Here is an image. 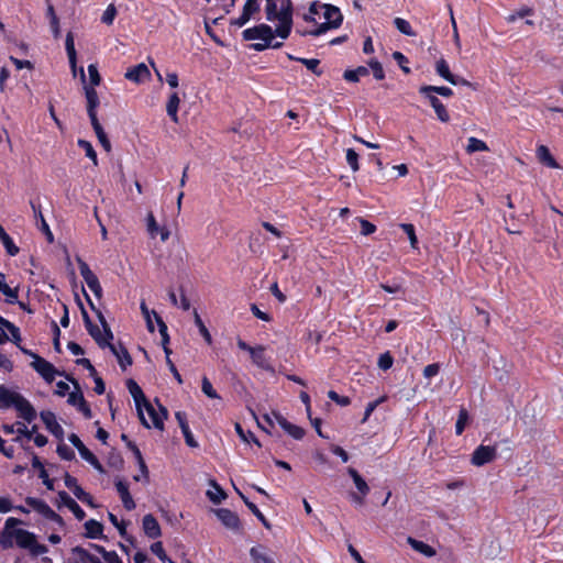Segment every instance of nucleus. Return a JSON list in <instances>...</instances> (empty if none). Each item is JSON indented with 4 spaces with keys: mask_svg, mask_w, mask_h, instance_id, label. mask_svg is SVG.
Returning <instances> with one entry per match:
<instances>
[{
    "mask_svg": "<svg viewBox=\"0 0 563 563\" xmlns=\"http://www.w3.org/2000/svg\"><path fill=\"white\" fill-rule=\"evenodd\" d=\"M265 19L273 24L275 33L286 40L292 29L291 0H263Z\"/></svg>",
    "mask_w": 563,
    "mask_h": 563,
    "instance_id": "obj_3",
    "label": "nucleus"
},
{
    "mask_svg": "<svg viewBox=\"0 0 563 563\" xmlns=\"http://www.w3.org/2000/svg\"><path fill=\"white\" fill-rule=\"evenodd\" d=\"M151 551L162 561V562H168L174 563L165 553V550L163 548V543L161 541L154 542L151 545Z\"/></svg>",
    "mask_w": 563,
    "mask_h": 563,
    "instance_id": "obj_55",
    "label": "nucleus"
},
{
    "mask_svg": "<svg viewBox=\"0 0 563 563\" xmlns=\"http://www.w3.org/2000/svg\"><path fill=\"white\" fill-rule=\"evenodd\" d=\"M250 357H251L253 364L256 365L257 367H260L264 371H269V372L274 371V368L271 364V361H269L268 356L266 355L265 346H263V345L254 346V349H252V351L250 353Z\"/></svg>",
    "mask_w": 563,
    "mask_h": 563,
    "instance_id": "obj_14",
    "label": "nucleus"
},
{
    "mask_svg": "<svg viewBox=\"0 0 563 563\" xmlns=\"http://www.w3.org/2000/svg\"><path fill=\"white\" fill-rule=\"evenodd\" d=\"M435 71L439 76H441L443 79L449 81L452 85L460 84L459 77L454 76L449 67V64L444 58H440L435 62Z\"/></svg>",
    "mask_w": 563,
    "mask_h": 563,
    "instance_id": "obj_26",
    "label": "nucleus"
},
{
    "mask_svg": "<svg viewBox=\"0 0 563 563\" xmlns=\"http://www.w3.org/2000/svg\"><path fill=\"white\" fill-rule=\"evenodd\" d=\"M142 527L144 533L151 539H157L162 534L157 519L151 514L143 517Z\"/></svg>",
    "mask_w": 563,
    "mask_h": 563,
    "instance_id": "obj_18",
    "label": "nucleus"
},
{
    "mask_svg": "<svg viewBox=\"0 0 563 563\" xmlns=\"http://www.w3.org/2000/svg\"><path fill=\"white\" fill-rule=\"evenodd\" d=\"M115 487L122 500V504L126 510H133L135 508V503L129 492V486L125 482L121 479L115 481Z\"/></svg>",
    "mask_w": 563,
    "mask_h": 563,
    "instance_id": "obj_23",
    "label": "nucleus"
},
{
    "mask_svg": "<svg viewBox=\"0 0 563 563\" xmlns=\"http://www.w3.org/2000/svg\"><path fill=\"white\" fill-rule=\"evenodd\" d=\"M486 151H488V146L484 141H482L477 137H474V136L468 137L467 146H466L467 153L471 154V153H475V152H486Z\"/></svg>",
    "mask_w": 563,
    "mask_h": 563,
    "instance_id": "obj_45",
    "label": "nucleus"
},
{
    "mask_svg": "<svg viewBox=\"0 0 563 563\" xmlns=\"http://www.w3.org/2000/svg\"><path fill=\"white\" fill-rule=\"evenodd\" d=\"M77 263L79 266L80 275L85 280L86 285L98 298H100L102 295V287L99 283L98 277L89 268L88 264L84 262L80 257L77 258Z\"/></svg>",
    "mask_w": 563,
    "mask_h": 563,
    "instance_id": "obj_10",
    "label": "nucleus"
},
{
    "mask_svg": "<svg viewBox=\"0 0 563 563\" xmlns=\"http://www.w3.org/2000/svg\"><path fill=\"white\" fill-rule=\"evenodd\" d=\"M151 76L148 67L144 63H140L125 73V78L132 82L141 84L147 80Z\"/></svg>",
    "mask_w": 563,
    "mask_h": 563,
    "instance_id": "obj_16",
    "label": "nucleus"
},
{
    "mask_svg": "<svg viewBox=\"0 0 563 563\" xmlns=\"http://www.w3.org/2000/svg\"><path fill=\"white\" fill-rule=\"evenodd\" d=\"M157 327H158V332L162 336V346H163V350L166 354V356H169L172 351L168 347V344H169V335H168V332H167V325L166 323L163 321L162 318H157Z\"/></svg>",
    "mask_w": 563,
    "mask_h": 563,
    "instance_id": "obj_41",
    "label": "nucleus"
},
{
    "mask_svg": "<svg viewBox=\"0 0 563 563\" xmlns=\"http://www.w3.org/2000/svg\"><path fill=\"white\" fill-rule=\"evenodd\" d=\"M22 523L20 519L9 517L0 532V545L3 549L18 547L29 551L32 556L46 554L47 547L38 542L35 533L22 528Z\"/></svg>",
    "mask_w": 563,
    "mask_h": 563,
    "instance_id": "obj_1",
    "label": "nucleus"
},
{
    "mask_svg": "<svg viewBox=\"0 0 563 563\" xmlns=\"http://www.w3.org/2000/svg\"><path fill=\"white\" fill-rule=\"evenodd\" d=\"M82 454H80V457L82 460H85L86 462H88L96 471H98L99 473L103 474L104 473V468L103 466L100 464V462L98 461V459L95 456V454L89 450H82Z\"/></svg>",
    "mask_w": 563,
    "mask_h": 563,
    "instance_id": "obj_46",
    "label": "nucleus"
},
{
    "mask_svg": "<svg viewBox=\"0 0 563 563\" xmlns=\"http://www.w3.org/2000/svg\"><path fill=\"white\" fill-rule=\"evenodd\" d=\"M82 317L85 321V325L89 334L92 336V339L96 341V343L101 347L104 349L113 339V334L110 330V327L108 325L104 316L101 313V311H97V317L100 322V325L93 324L86 311H82Z\"/></svg>",
    "mask_w": 563,
    "mask_h": 563,
    "instance_id": "obj_6",
    "label": "nucleus"
},
{
    "mask_svg": "<svg viewBox=\"0 0 563 563\" xmlns=\"http://www.w3.org/2000/svg\"><path fill=\"white\" fill-rule=\"evenodd\" d=\"M400 228L405 231V233L408 235V239L410 241V245L413 250L418 249V239L415 232V227L410 223H402L400 224Z\"/></svg>",
    "mask_w": 563,
    "mask_h": 563,
    "instance_id": "obj_51",
    "label": "nucleus"
},
{
    "mask_svg": "<svg viewBox=\"0 0 563 563\" xmlns=\"http://www.w3.org/2000/svg\"><path fill=\"white\" fill-rule=\"evenodd\" d=\"M214 512H216L218 519L228 529L239 530L240 520H239V517L236 516V514H234L233 511L225 509V508L217 509Z\"/></svg>",
    "mask_w": 563,
    "mask_h": 563,
    "instance_id": "obj_17",
    "label": "nucleus"
},
{
    "mask_svg": "<svg viewBox=\"0 0 563 563\" xmlns=\"http://www.w3.org/2000/svg\"><path fill=\"white\" fill-rule=\"evenodd\" d=\"M67 401L71 406L76 407L86 418L91 417V410L87 405L81 391L75 390L69 393Z\"/></svg>",
    "mask_w": 563,
    "mask_h": 563,
    "instance_id": "obj_19",
    "label": "nucleus"
},
{
    "mask_svg": "<svg viewBox=\"0 0 563 563\" xmlns=\"http://www.w3.org/2000/svg\"><path fill=\"white\" fill-rule=\"evenodd\" d=\"M377 364L380 369L387 371L393 366L394 358L389 352H385L378 357Z\"/></svg>",
    "mask_w": 563,
    "mask_h": 563,
    "instance_id": "obj_60",
    "label": "nucleus"
},
{
    "mask_svg": "<svg viewBox=\"0 0 563 563\" xmlns=\"http://www.w3.org/2000/svg\"><path fill=\"white\" fill-rule=\"evenodd\" d=\"M467 421H468V413H467V411L465 409H461L460 413H459V418H457L456 424H455V432H456L457 435L463 433Z\"/></svg>",
    "mask_w": 563,
    "mask_h": 563,
    "instance_id": "obj_59",
    "label": "nucleus"
},
{
    "mask_svg": "<svg viewBox=\"0 0 563 563\" xmlns=\"http://www.w3.org/2000/svg\"><path fill=\"white\" fill-rule=\"evenodd\" d=\"M54 531L49 534H47V540L52 544H59L62 542V534L60 532H64L65 525L63 528H60L58 525H55Z\"/></svg>",
    "mask_w": 563,
    "mask_h": 563,
    "instance_id": "obj_63",
    "label": "nucleus"
},
{
    "mask_svg": "<svg viewBox=\"0 0 563 563\" xmlns=\"http://www.w3.org/2000/svg\"><path fill=\"white\" fill-rule=\"evenodd\" d=\"M146 231L151 239L159 236L162 242H166L170 236V231L165 225H159L152 212H148L146 218Z\"/></svg>",
    "mask_w": 563,
    "mask_h": 563,
    "instance_id": "obj_13",
    "label": "nucleus"
},
{
    "mask_svg": "<svg viewBox=\"0 0 563 563\" xmlns=\"http://www.w3.org/2000/svg\"><path fill=\"white\" fill-rule=\"evenodd\" d=\"M85 530L88 538L98 539L102 536L103 527L99 521L90 519L85 523Z\"/></svg>",
    "mask_w": 563,
    "mask_h": 563,
    "instance_id": "obj_37",
    "label": "nucleus"
},
{
    "mask_svg": "<svg viewBox=\"0 0 563 563\" xmlns=\"http://www.w3.org/2000/svg\"><path fill=\"white\" fill-rule=\"evenodd\" d=\"M87 70H88V76H89V85L88 86L96 88L97 86L100 85V81H101V77L99 75L97 65L90 64L88 66Z\"/></svg>",
    "mask_w": 563,
    "mask_h": 563,
    "instance_id": "obj_52",
    "label": "nucleus"
},
{
    "mask_svg": "<svg viewBox=\"0 0 563 563\" xmlns=\"http://www.w3.org/2000/svg\"><path fill=\"white\" fill-rule=\"evenodd\" d=\"M407 542L410 544V547L416 550L417 552L423 554L424 556L427 558H432L435 555V550L430 547L429 544L422 542V541H419V540H416L411 537H409L407 539Z\"/></svg>",
    "mask_w": 563,
    "mask_h": 563,
    "instance_id": "obj_34",
    "label": "nucleus"
},
{
    "mask_svg": "<svg viewBox=\"0 0 563 563\" xmlns=\"http://www.w3.org/2000/svg\"><path fill=\"white\" fill-rule=\"evenodd\" d=\"M419 91L420 93H438L443 97H451L453 95V90L445 86H422Z\"/></svg>",
    "mask_w": 563,
    "mask_h": 563,
    "instance_id": "obj_43",
    "label": "nucleus"
},
{
    "mask_svg": "<svg viewBox=\"0 0 563 563\" xmlns=\"http://www.w3.org/2000/svg\"><path fill=\"white\" fill-rule=\"evenodd\" d=\"M84 90L87 100V112L90 121H96L97 109L99 107V97L93 87H89L87 84L84 85Z\"/></svg>",
    "mask_w": 563,
    "mask_h": 563,
    "instance_id": "obj_15",
    "label": "nucleus"
},
{
    "mask_svg": "<svg viewBox=\"0 0 563 563\" xmlns=\"http://www.w3.org/2000/svg\"><path fill=\"white\" fill-rule=\"evenodd\" d=\"M65 46H66L68 59H74V57H77L76 49H75V43H74V36L71 33L67 34Z\"/></svg>",
    "mask_w": 563,
    "mask_h": 563,
    "instance_id": "obj_64",
    "label": "nucleus"
},
{
    "mask_svg": "<svg viewBox=\"0 0 563 563\" xmlns=\"http://www.w3.org/2000/svg\"><path fill=\"white\" fill-rule=\"evenodd\" d=\"M90 122H91V125L93 128V131H95L100 144L103 146V148L106 151L109 152L111 148V144H110V141L108 140L107 134L103 131L98 118L96 119V121H90Z\"/></svg>",
    "mask_w": 563,
    "mask_h": 563,
    "instance_id": "obj_40",
    "label": "nucleus"
},
{
    "mask_svg": "<svg viewBox=\"0 0 563 563\" xmlns=\"http://www.w3.org/2000/svg\"><path fill=\"white\" fill-rule=\"evenodd\" d=\"M78 146L85 151L86 156L89 157L95 165L98 164L97 153L90 142L86 140H78Z\"/></svg>",
    "mask_w": 563,
    "mask_h": 563,
    "instance_id": "obj_49",
    "label": "nucleus"
},
{
    "mask_svg": "<svg viewBox=\"0 0 563 563\" xmlns=\"http://www.w3.org/2000/svg\"><path fill=\"white\" fill-rule=\"evenodd\" d=\"M22 352L27 354V355H31L33 357V361L31 363V366L48 383H52L56 375H57V371L56 368L54 367V365L52 363H49L48 361H46L45 358L38 356V355H35L33 354L32 352L21 347Z\"/></svg>",
    "mask_w": 563,
    "mask_h": 563,
    "instance_id": "obj_8",
    "label": "nucleus"
},
{
    "mask_svg": "<svg viewBox=\"0 0 563 563\" xmlns=\"http://www.w3.org/2000/svg\"><path fill=\"white\" fill-rule=\"evenodd\" d=\"M141 312L144 317V320L146 322V328L150 332L155 331L154 321L157 323V318H161L155 310L148 309L146 303L144 301L140 305Z\"/></svg>",
    "mask_w": 563,
    "mask_h": 563,
    "instance_id": "obj_33",
    "label": "nucleus"
},
{
    "mask_svg": "<svg viewBox=\"0 0 563 563\" xmlns=\"http://www.w3.org/2000/svg\"><path fill=\"white\" fill-rule=\"evenodd\" d=\"M21 395L4 386H0V407L9 408L14 407L16 400Z\"/></svg>",
    "mask_w": 563,
    "mask_h": 563,
    "instance_id": "obj_28",
    "label": "nucleus"
},
{
    "mask_svg": "<svg viewBox=\"0 0 563 563\" xmlns=\"http://www.w3.org/2000/svg\"><path fill=\"white\" fill-rule=\"evenodd\" d=\"M0 292L4 296V301L7 303L18 302V288L10 287L5 283L4 275L2 273H0Z\"/></svg>",
    "mask_w": 563,
    "mask_h": 563,
    "instance_id": "obj_31",
    "label": "nucleus"
},
{
    "mask_svg": "<svg viewBox=\"0 0 563 563\" xmlns=\"http://www.w3.org/2000/svg\"><path fill=\"white\" fill-rule=\"evenodd\" d=\"M347 473L352 477L358 493L362 496H366L369 493V487H368L367 483L365 482V479L357 473L356 470H354L352 467H350L347 470Z\"/></svg>",
    "mask_w": 563,
    "mask_h": 563,
    "instance_id": "obj_36",
    "label": "nucleus"
},
{
    "mask_svg": "<svg viewBox=\"0 0 563 563\" xmlns=\"http://www.w3.org/2000/svg\"><path fill=\"white\" fill-rule=\"evenodd\" d=\"M430 102L431 107L434 109V112L438 119L441 122H448L450 120V115L444 107V104L432 93H422Z\"/></svg>",
    "mask_w": 563,
    "mask_h": 563,
    "instance_id": "obj_25",
    "label": "nucleus"
},
{
    "mask_svg": "<svg viewBox=\"0 0 563 563\" xmlns=\"http://www.w3.org/2000/svg\"><path fill=\"white\" fill-rule=\"evenodd\" d=\"M14 408L19 412V416L25 421V422H32L35 417L36 412L31 406V404L23 398L22 396L16 400Z\"/></svg>",
    "mask_w": 563,
    "mask_h": 563,
    "instance_id": "obj_21",
    "label": "nucleus"
},
{
    "mask_svg": "<svg viewBox=\"0 0 563 563\" xmlns=\"http://www.w3.org/2000/svg\"><path fill=\"white\" fill-rule=\"evenodd\" d=\"M0 240L5 247L9 255L14 256L19 253L18 246L14 244L13 240L9 236L5 230L0 225Z\"/></svg>",
    "mask_w": 563,
    "mask_h": 563,
    "instance_id": "obj_42",
    "label": "nucleus"
},
{
    "mask_svg": "<svg viewBox=\"0 0 563 563\" xmlns=\"http://www.w3.org/2000/svg\"><path fill=\"white\" fill-rule=\"evenodd\" d=\"M532 14H533V9L532 8L522 7L519 10L515 11L514 13L509 14L506 20L509 23H514L518 19L525 18V16H529V15H532Z\"/></svg>",
    "mask_w": 563,
    "mask_h": 563,
    "instance_id": "obj_50",
    "label": "nucleus"
},
{
    "mask_svg": "<svg viewBox=\"0 0 563 563\" xmlns=\"http://www.w3.org/2000/svg\"><path fill=\"white\" fill-rule=\"evenodd\" d=\"M209 485L210 488L206 493L209 500L216 505L222 503L227 498V494L224 493V490L213 479L209 482Z\"/></svg>",
    "mask_w": 563,
    "mask_h": 563,
    "instance_id": "obj_30",
    "label": "nucleus"
},
{
    "mask_svg": "<svg viewBox=\"0 0 563 563\" xmlns=\"http://www.w3.org/2000/svg\"><path fill=\"white\" fill-rule=\"evenodd\" d=\"M34 429L35 428L29 429L25 422H16L15 433L18 434V437L15 438V441H20V435H23L26 439L31 440Z\"/></svg>",
    "mask_w": 563,
    "mask_h": 563,
    "instance_id": "obj_53",
    "label": "nucleus"
},
{
    "mask_svg": "<svg viewBox=\"0 0 563 563\" xmlns=\"http://www.w3.org/2000/svg\"><path fill=\"white\" fill-rule=\"evenodd\" d=\"M276 419L278 424L294 439L300 440L305 435V431L302 428L290 423L284 417L276 415Z\"/></svg>",
    "mask_w": 563,
    "mask_h": 563,
    "instance_id": "obj_27",
    "label": "nucleus"
},
{
    "mask_svg": "<svg viewBox=\"0 0 563 563\" xmlns=\"http://www.w3.org/2000/svg\"><path fill=\"white\" fill-rule=\"evenodd\" d=\"M99 551L107 563H123L115 551H107L103 548H99Z\"/></svg>",
    "mask_w": 563,
    "mask_h": 563,
    "instance_id": "obj_61",
    "label": "nucleus"
},
{
    "mask_svg": "<svg viewBox=\"0 0 563 563\" xmlns=\"http://www.w3.org/2000/svg\"><path fill=\"white\" fill-rule=\"evenodd\" d=\"M394 24L400 33L407 36H416V32L412 30L410 23L407 20L402 18H396L394 20Z\"/></svg>",
    "mask_w": 563,
    "mask_h": 563,
    "instance_id": "obj_47",
    "label": "nucleus"
},
{
    "mask_svg": "<svg viewBox=\"0 0 563 563\" xmlns=\"http://www.w3.org/2000/svg\"><path fill=\"white\" fill-rule=\"evenodd\" d=\"M59 497L64 505L74 514V516L78 520H82L86 516L85 511L80 508V506L67 495V493H60Z\"/></svg>",
    "mask_w": 563,
    "mask_h": 563,
    "instance_id": "obj_32",
    "label": "nucleus"
},
{
    "mask_svg": "<svg viewBox=\"0 0 563 563\" xmlns=\"http://www.w3.org/2000/svg\"><path fill=\"white\" fill-rule=\"evenodd\" d=\"M117 15V9L113 4H109L107 9L104 10L101 21L108 25L113 23V20Z\"/></svg>",
    "mask_w": 563,
    "mask_h": 563,
    "instance_id": "obj_62",
    "label": "nucleus"
},
{
    "mask_svg": "<svg viewBox=\"0 0 563 563\" xmlns=\"http://www.w3.org/2000/svg\"><path fill=\"white\" fill-rule=\"evenodd\" d=\"M201 389H202V393L209 398H212V399L220 398V396L213 388L211 382L207 377H203L201 380Z\"/></svg>",
    "mask_w": 563,
    "mask_h": 563,
    "instance_id": "obj_57",
    "label": "nucleus"
},
{
    "mask_svg": "<svg viewBox=\"0 0 563 563\" xmlns=\"http://www.w3.org/2000/svg\"><path fill=\"white\" fill-rule=\"evenodd\" d=\"M194 318H195V324L197 325L200 334L203 336L206 342L208 344H210L212 342L211 334H210L209 330L207 329V327L205 325L203 321L201 320L197 310L194 311Z\"/></svg>",
    "mask_w": 563,
    "mask_h": 563,
    "instance_id": "obj_48",
    "label": "nucleus"
},
{
    "mask_svg": "<svg viewBox=\"0 0 563 563\" xmlns=\"http://www.w3.org/2000/svg\"><path fill=\"white\" fill-rule=\"evenodd\" d=\"M497 456V446L495 445H479L472 454L471 463L475 466H483Z\"/></svg>",
    "mask_w": 563,
    "mask_h": 563,
    "instance_id": "obj_11",
    "label": "nucleus"
},
{
    "mask_svg": "<svg viewBox=\"0 0 563 563\" xmlns=\"http://www.w3.org/2000/svg\"><path fill=\"white\" fill-rule=\"evenodd\" d=\"M41 418L49 432H52L57 438L63 437L64 430L62 426L57 422L56 417L53 412L43 411L41 413Z\"/></svg>",
    "mask_w": 563,
    "mask_h": 563,
    "instance_id": "obj_22",
    "label": "nucleus"
},
{
    "mask_svg": "<svg viewBox=\"0 0 563 563\" xmlns=\"http://www.w3.org/2000/svg\"><path fill=\"white\" fill-rule=\"evenodd\" d=\"M242 36L245 41L254 42L252 47L255 51H264L266 48H279L283 45V42L275 41V29L273 30L271 25L261 23L256 26L245 29L242 32Z\"/></svg>",
    "mask_w": 563,
    "mask_h": 563,
    "instance_id": "obj_4",
    "label": "nucleus"
},
{
    "mask_svg": "<svg viewBox=\"0 0 563 563\" xmlns=\"http://www.w3.org/2000/svg\"><path fill=\"white\" fill-rule=\"evenodd\" d=\"M250 555L254 563H274L267 550L262 545L253 547L250 551Z\"/></svg>",
    "mask_w": 563,
    "mask_h": 563,
    "instance_id": "obj_35",
    "label": "nucleus"
},
{
    "mask_svg": "<svg viewBox=\"0 0 563 563\" xmlns=\"http://www.w3.org/2000/svg\"><path fill=\"white\" fill-rule=\"evenodd\" d=\"M260 11L264 12L263 0H246L241 15L236 18L232 23L241 27L245 25L251 19L255 18V14Z\"/></svg>",
    "mask_w": 563,
    "mask_h": 563,
    "instance_id": "obj_9",
    "label": "nucleus"
},
{
    "mask_svg": "<svg viewBox=\"0 0 563 563\" xmlns=\"http://www.w3.org/2000/svg\"><path fill=\"white\" fill-rule=\"evenodd\" d=\"M369 74V70L365 66H360L355 69H347L343 74V78L350 82H357L361 77H365Z\"/></svg>",
    "mask_w": 563,
    "mask_h": 563,
    "instance_id": "obj_38",
    "label": "nucleus"
},
{
    "mask_svg": "<svg viewBox=\"0 0 563 563\" xmlns=\"http://www.w3.org/2000/svg\"><path fill=\"white\" fill-rule=\"evenodd\" d=\"M47 15L51 20V27H52L53 34L55 37H57L59 35V20L57 18V15L55 14L53 5H48Z\"/></svg>",
    "mask_w": 563,
    "mask_h": 563,
    "instance_id": "obj_58",
    "label": "nucleus"
},
{
    "mask_svg": "<svg viewBox=\"0 0 563 563\" xmlns=\"http://www.w3.org/2000/svg\"><path fill=\"white\" fill-rule=\"evenodd\" d=\"M538 159L545 166L550 168H560V165L556 163L554 157L552 156L550 150L545 145H539L536 151Z\"/></svg>",
    "mask_w": 563,
    "mask_h": 563,
    "instance_id": "obj_29",
    "label": "nucleus"
},
{
    "mask_svg": "<svg viewBox=\"0 0 563 563\" xmlns=\"http://www.w3.org/2000/svg\"><path fill=\"white\" fill-rule=\"evenodd\" d=\"M128 389H129L130 394L132 395L136 407L146 401L142 389L134 380H132V379L128 380Z\"/></svg>",
    "mask_w": 563,
    "mask_h": 563,
    "instance_id": "obj_44",
    "label": "nucleus"
},
{
    "mask_svg": "<svg viewBox=\"0 0 563 563\" xmlns=\"http://www.w3.org/2000/svg\"><path fill=\"white\" fill-rule=\"evenodd\" d=\"M179 104H180V98H179L178 92H176V91L172 92L168 96V99L166 102V112H167V115L170 118V120L174 123L179 122V117H178Z\"/></svg>",
    "mask_w": 563,
    "mask_h": 563,
    "instance_id": "obj_24",
    "label": "nucleus"
},
{
    "mask_svg": "<svg viewBox=\"0 0 563 563\" xmlns=\"http://www.w3.org/2000/svg\"><path fill=\"white\" fill-rule=\"evenodd\" d=\"M139 418L144 427L164 429V421L167 418V410L161 404L148 402L147 400L136 407Z\"/></svg>",
    "mask_w": 563,
    "mask_h": 563,
    "instance_id": "obj_5",
    "label": "nucleus"
},
{
    "mask_svg": "<svg viewBox=\"0 0 563 563\" xmlns=\"http://www.w3.org/2000/svg\"><path fill=\"white\" fill-rule=\"evenodd\" d=\"M111 353L117 357L118 363L120 364L122 369H126L128 366L132 364V358L130 354L128 353L126 349L122 346L121 344H113L109 343L107 345Z\"/></svg>",
    "mask_w": 563,
    "mask_h": 563,
    "instance_id": "obj_20",
    "label": "nucleus"
},
{
    "mask_svg": "<svg viewBox=\"0 0 563 563\" xmlns=\"http://www.w3.org/2000/svg\"><path fill=\"white\" fill-rule=\"evenodd\" d=\"M128 446L130 448V450L133 452V454L135 456L139 468H140V471H142L143 478L145 481H147L148 479V470H147V466L145 464V461L142 456L140 449L132 442H129Z\"/></svg>",
    "mask_w": 563,
    "mask_h": 563,
    "instance_id": "obj_39",
    "label": "nucleus"
},
{
    "mask_svg": "<svg viewBox=\"0 0 563 563\" xmlns=\"http://www.w3.org/2000/svg\"><path fill=\"white\" fill-rule=\"evenodd\" d=\"M9 340L20 346L22 340L20 330L12 322L0 316V345Z\"/></svg>",
    "mask_w": 563,
    "mask_h": 563,
    "instance_id": "obj_12",
    "label": "nucleus"
},
{
    "mask_svg": "<svg viewBox=\"0 0 563 563\" xmlns=\"http://www.w3.org/2000/svg\"><path fill=\"white\" fill-rule=\"evenodd\" d=\"M303 20L307 23L312 24V26L306 30L305 33L318 36L329 30L339 27L342 23L343 16L336 7L312 2L308 12L303 14Z\"/></svg>",
    "mask_w": 563,
    "mask_h": 563,
    "instance_id": "obj_2",
    "label": "nucleus"
},
{
    "mask_svg": "<svg viewBox=\"0 0 563 563\" xmlns=\"http://www.w3.org/2000/svg\"><path fill=\"white\" fill-rule=\"evenodd\" d=\"M25 503L30 507V510L36 511L44 518L52 520L54 525H58L60 528H63L64 520L62 517L57 515L44 500L34 497H27Z\"/></svg>",
    "mask_w": 563,
    "mask_h": 563,
    "instance_id": "obj_7",
    "label": "nucleus"
},
{
    "mask_svg": "<svg viewBox=\"0 0 563 563\" xmlns=\"http://www.w3.org/2000/svg\"><path fill=\"white\" fill-rule=\"evenodd\" d=\"M368 67L372 69L375 79L382 80L385 78V71L383 69V66L377 59H375V58L369 59Z\"/></svg>",
    "mask_w": 563,
    "mask_h": 563,
    "instance_id": "obj_56",
    "label": "nucleus"
},
{
    "mask_svg": "<svg viewBox=\"0 0 563 563\" xmlns=\"http://www.w3.org/2000/svg\"><path fill=\"white\" fill-rule=\"evenodd\" d=\"M346 163L353 172L360 169L358 154L353 148H347L345 154Z\"/></svg>",
    "mask_w": 563,
    "mask_h": 563,
    "instance_id": "obj_54",
    "label": "nucleus"
}]
</instances>
